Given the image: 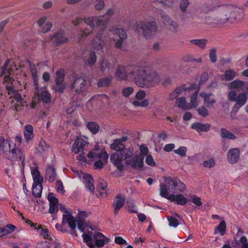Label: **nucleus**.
Segmentation results:
<instances>
[{"mask_svg":"<svg viewBox=\"0 0 248 248\" xmlns=\"http://www.w3.org/2000/svg\"><path fill=\"white\" fill-rule=\"evenodd\" d=\"M115 76L119 79L133 81L138 87L151 88L156 86L160 82L157 72L141 64L118 65L115 70Z\"/></svg>","mask_w":248,"mask_h":248,"instance_id":"nucleus-1","label":"nucleus"},{"mask_svg":"<svg viewBox=\"0 0 248 248\" xmlns=\"http://www.w3.org/2000/svg\"><path fill=\"white\" fill-rule=\"evenodd\" d=\"M21 71L20 67H17L15 63L11 60H7L3 66L1 68L0 77L3 79L4 83L7 90L8 93L10 98L14 99L18 103V105L23 106L24 101L23 98L18 91L13 88V86L17 84H23L24 88H27V83L26 80L22 81L18 78H16V80L13 78L14 75H18Z\"/></svg>","mask_w":248,"mask_h":248,"instance_id":"nucleus-2","label":"nucleus"},{"mask_svg":"<svg viewBox=\"0 0 248 248\" xmlns=\"http://www.w3.org/2000/svg\"><path fill=\"white\" fill-rule=\"evenodd\" d=\"M242 9L233 6L221 8L216 17V23L219 25L226 23L235 24L241 21L244 18Z\"/></svg>","mask_w":248,"mask_h":248,"instance_id":"nucleus-3","label":"nucleus"},{"mask_svg":"<svg viewBox=\"0 0 248 248\" xmlns=\"http://www.w3.org/2000/svg\"><path fill=\"white\" fill-rule=\"evenodd\" d=\"M111 149L116 151V152H122L124 155V159L127 165L132 168H141L143 166V158L139 155L134 156V149L132 148H125V145L121 142L118 139L114 140L110 145Z\"/></svg>","mask_w":248,"mask_h":248,"instance_id":"nucleus-4","label":"nucleus"},{"mask_svg":"<svg viewBox=\"0 0 248 248\" xmlns=\"http://www.w3.org/2000/svg\"><path fill=\"white\" fill-rule=\"evenodd\" d=\"M60 209L63 212V214L62 215V225L56 224L55 225V228L57 230L64 232L65 230L63 229V226L65 224H68L72 231H74L76 229L77 225L78 229L81 232L84 231L85 227H86V224L84 221L80 220H76L70 212L65 210L63 208H61Z\"/></svg>","mask_w":248,"mask_h":248,"instance_id":"nucleus-5","label":"nucleus"},{"mask_svg":"<svg viewBox=\"0 0 248 248\" xmlns=\"http://www.w3.org/2000/svg\"><path fill=\"white\" fill-rule=\"evenodd\" d=\"M83 241L90 248H101L108 242V239L101 233L88 230L82 234Z\"/></svg>","mask_w":248,"mask_h":248,"instance_id":"nucleus-6","label":"nucleus"},{"mask_svg":"<svg viewBox=\"0 0 248 248\" xmlns=\"http://www.w3.org/2000/svg\"><path fill=\"white\" fill-rule=\"evenodd\" d=\"M69 81L71 92L75 94L85 95L86 94L89 85L84 78L73 75L69 77Z\"/></svg>","mask_w":248,"mask_h":248,"instance_id":"nucleus-7","label":"nucleus"},{"mask_svg":"<svg viewBox=\"0 0 248 248\" xmlns=\"http://www.w3.org/2000/svg\"><path fill=\"white\" fill-rule=\"evenodd\" d=\"M87 157L96 161L94 164L95 169H101L107 163L108 155L105 150H100L98 146L96 145L88 154Z\"/></svg>","mask_w":248,"mask_h":248,"instance_id":"nucleus-8","label":"nucleus"},{"mask_svg":"<svg viewBox=\"0 0 248 248\" xmlns=\"http://www.w3.org/2000/svg\"><path fill=\"white\" fill-rule=\"evenodd\" d=\"M135 31L139 32L142 30L144 37L150 38L157 31V26L155 21L146 22L143 21H138L134 25Z\"/></svg>","mask_w":248,"mask_h":248,"instance_id":"nucleus-9","label":"nucleus"},{"mask_svg":"<svg viewBox=\"0 0 248 248\" xmlns=\"http://www.w3.org/2000/svg\"><path fill=\"white\" fill-rule=\"evenodd\" d=\"M109 31L114 35L113 38H110L113 41H115V47L122 49V45L124 41L127 38V34L123 28H117L113 26L109 29Z\"/></svg>","mask_w":248,"mask_h":248,"instance_id":"nucleus-10","label":"nucleus"},{"mask_svg":"<svg viewBox=\"0 0 248 248\" xmlns=\"http://www.w3.org/2000/svg\"><path fill=\"white\" fill-rule=\"evenodd\" d=\"M104 16H91L84 17L83 21L89 26L92 30L97 27H102L100 30H104L106 28L108 23V20L104 19Z\"/></svg>","mask_w":248,"mask_h":248,"instance_id":"nucleus-11","label":"nucleus"},{"mask_svg":"<svg viewBox=\"0 0 248 248\" xmlns=\"http://www.w3.org/2000/svg\"><path fill=\"white\" fill-rule=\"evenodd\" d=\"M248 93H241L237 94V93L234 90L229 91L228 93V99L229 101L235 102V104L234 108L238 105L239 108L243 106L247 101L248 99Z\"/></svg>","mask_w":248,"mask_h":248,"instance_id":"nucleus-12","label":"nucleus"},{"mask_svg":"<svg viewBox=\"0 0 248 248\" xmlns=\"http://www.w3.org/2000/svg\"><path fill=\"white\" fill-rule=\"evenodd\" d=\"M174 178L170 177L165 178L164 184L160 185V195L161 197L168 199L170 193L172 194Z\"/></svg>","mask_w":248,"mask_h":248,"instance_id":"nucleus-13","label":"nucleus"},{"mask_svg":"<svg viewBox=\"0 0 248 248\" xmlns=\"http://www.w3.org/2000/svg\"><path fill=\"white\" fill-rule=\"evenodd\" d=\"M6 158L10 160H21L22 162L24 159V155L22 151L17 148L15 143L11 144V147L8 153L6 154Z\"/></svg>","mask_w":248,"mask_h":248,"instance_id":"nucleus-14","label":"nucleus"},{"mask_svg":"<svg viewBox=\"0 0 248 248\" xmlns=\"http://www.w3.org/2000/svg\"><path fill=\"white\" fill-rule=\"evenodd\" d=\"M195 85H192L187 87L186 85H182L177 87L175 90L171 92L169 95L170 100L176 99L180 95H186L191 93L192 90L195 88Z\"/></svg>","mask_w":248,"mask_h":248,"instance_id":"nucleus-15","label":"nucleus"},{"mask_svg":"<svg viewBox=\"0 0 248 248\" xmlns=\"http://www.w3.org/2000/svg\"><path fill=\"white\" fill-rule=\"evenodd\" d=\"M103 30H99L95 37L92 41L93 48L97 51H102L105 46V43L103 38Z\"/></svg>","mask_w":248,"mask_h":248,"instance_id":"nucleus-16","label":"nucleus"},{"mask_svg":"<svg viewBox=\"0 0 248 248\" xmlns=\"http://www.w3.org/2000/svg\"><path fill=\"white\" fill-rule=\"evenodd\" d=\"M229 89L238 90L248 93V82L241 80H234L228 85Z\"/></svg>","mask_w":248,"mask_h":248,"instance_id":"nucleus-17","label":"nucleus"},{"mask_svg":"<svg viewBox=\"0 0 248 248\" xmlns=\"http://www.w3.org/2000/svg\"><path fill=\"white\" fill-rule=\"evenodd\" d=\"M124 159V155L122 152H118L113 154L110 156V161L119 170L124 169L122 161Z\"/></svg>","mask_w":248,"mask_h":248,"instance_id":"nucleus-18","label":"nucleus"},{"mask_svg":"<svg viewBox=\"0 0 248 248\" xmlns=\"http://www.w3.org/2000/svg\"><path fill=\"white\" fill-rule=\"evenodd\" d=\"M161 21L163 24L173 32H176L178 28V24L173 21L168 16L165 14H161Z\"/></svg>","mask_w":248,"mask_h":248,"instance_id":"nucleus-19","label":"nucleus"},{"mask_svg":"<svg viewBox=\"0 0 248 248\" xmlns=\"http://www.w3.org/2000/svg\"><path fill=\"white\" fill-rule=\"evenodd\" d=\"M50 40L55 46H59L62 44L65 43L68 40V38L65 37L64 31H60L55 33L51 37Z\"/></svg>","mask_w":248,"mask_h":248,"instance_id":"nucleus-20","label":"nucleus"},{"mask_svg":"<svg viewBox=\"0 0 248 248\" xmlns=\"http://www.w3.org/2000/svg\"><path fill=\"white\" fill-rule=\"evenodd\" d=\"M49 202V213L51 214L56 213L59 210V202L57 198L53 196L52 193H49L48 196Z\"/></svg>","mask_w":248,"mask_h":248,"instance_id":"nucleus-21","label":"nucleus"},{"mask_svg":"<svg viewBox=\"0 0 248 248\" xmlns=\"http://www.w3.org/2000/svg\"><path fill=\"white\" fill-rule=\"evenodd\" d=\"M35 93L38 96L39 99L42 100L45 103H48L51 100V96L50 93L46 91L45 88H39L38 86V91H37L36 89Z\"/></svg>","mask_w":248,"mask_h":248,"instance_id":"nucleus-22","label":"nucleus"},{"mask_svg":"<svg viewBox=\"0 0 248 248\" xmlns=\"http://www.w3.org/2000/svg\"><path fill=\"white\" fill-rule=\"evenodd\" d=\"M240 158V151L238 148L230 149L228 153L227 160L231 164L236 163Z\"/></svg>","mask_w":248,"mask_h":248,"instance_id":"nucleus-23","label":"nucleus"},{"mask_svg":"<svg viewBox=\"0 0 248 248\" xmlns=\"http://www.w3.org/2000/svg\"><path fill=\"white\" fill-rule=\"evenodd\" d=\"M76 172L83 175L84 179V183L86 188L93 194L94 190V187L93 186V180L92 176L89 174H84L81 171L77 170Z\"/></svg>","mask_w":248,"mask_h":248,"instance_id":"nucleus-24","label":"nucleus"},{"mask_svg":"<svg viewBox=\"0 0 248 248\" xmlns=\"http://www.w3.org/2000/svg\"><path fill=\"white\" fill-rule=\"evenodd\" d=\"M86 142L81 138H78L76 139L72 148V152L75 154L83 152Z\"/></svg>","mask_w":248,"mask_h":248,"instance_id":"nucleus-25","label":"nucleus"},{"mask_svg":"<svg viewBox=\"0 0 248 248\" xmlns=\"http://www.w3.org/2000/svg\"><path fill=\"white\" fill-rule=\"evenodd\" d=\"M13 143V142H11L9 140H5L3 138H0V154L5 158L6 154L9 152L11 144Z\"/></svg>","mask_w":248,"mask_h":248,"instance_id":"nucleus-26","label":"nucleus"},{"mask_svg":"<svg viewBox=\"0 0 248 248\" xmlns=\"http://www.w3.org/2000/svg\"><path fill=\"white\" fill-rule=\"evenodd\" d=\"M125 203V198L121 195H118L114 199L113 206L114 207V213L117 215L120 209L124 206Z\"/></svg>","mask_w":248,"mask_h":248,"instance_id":"nucleus-27","label":"nucleus"},{"mask_svg":"<svg viewBox=\"0 0 248 248\" xmlns=\"http://www.w3.org/2000/svg\"><path fill=\"white\" fill-rule=\"evenodd\" d=\"M47 17L43 16L41 17L37 21V23L40 28H41L42 31L44 32L48 31L52 27L51 22L47 21Z\"/></svg>","mask_w":248,"mask_h":248,"instance_id":"nucleus-28","label":"nucleus"},{"mask_svg":"<svg viewBox=\"0 0 248 248\" xmlns=\"http://www.w3.org/2000/svg\"><path fill=\"white\" fill-rule=\"evenodd\" d=\"M200 96L203 99L204 103L207 107L213 106L216 102L213 93H207L202 92L200 93Z\"/></svg>","mask_w":248,"mask_h":248,"instance_id":"nucleus-29","label":"nucleus"},{"mask_svg":"<svg viewBox=\"0 0 248 248\" xmlns=\"http://www.w3.org/2000/svg\"><path fill=\"white\" fill-rule=\"evenodd\" d=\"M84 63L88 66H93L96 62V56L95 51L91 50L83 57Z\"/></svg>","mask_w":248,"mask_h":248,"instance_id":"nucleus-30","label":"nucleus"},{"mask_svg":"<svg viewBox=\"0 0 248 248\" xmlns=\"http://www.w3.org/2000/svg\"><path fill=\"white\" fill-rule=\"evenodd\" d=\"M173 188L172 194H178L185 191L186 186L180 179L174 178Z\"/></svg>","mask_w":248,"mask_h":248,"instance_id":"nucleus-31","label":"nucleus"},{"mask_svg":"<svg viewBox=\"0 0 248 248\" xmlns=\"http://www.w3.org/2000/svg\"><path fill=\"white\" fill-rule=\"evenodd\" d=\"M168 200L170 202H176L179 205H185L187 202L186 199L182 194H170Z\"/></svg>","mask_w":248,"mask_h":248,"instance_id":"nucleus-32","label":"nucleus"},{"mask_svg":"<svg viewBox=\"0 0 248 248\" xmlns=\"http://www.w3.org/2000/svg\"><path fill=\"white\" fill-rule=\"evenodd\" d=\"M97 190L99 192V197H106L108 191L107 184L106 182L101 180L97 185Z\"/></svg>","mask_w":248,"mask_h":248,"instance_id":"nucleus-33","label":"nucleus"},{"mask_svg":"<svg viewBox=\"0 0 248 248\" xmlns=\"http://www.w3.org/2000/svg\"><path fill=\"white\" fill-rule=\"evenodd\" d=\"M24 136L26 142H29L34 138L33 128L31 124L26 125L24 127Z\"/></svg>","mask_w":248,"mask_h":248,"instance_id":"nucleus-34","label":"nucleus"},{"mask_svg":"<svg viewBox=\"0 0 248 248\" xmlns=\"http://www.w3.org/2000/svg\"><path fill=\"white\" fill-rule=\"evenodd\" d=\"M57 177L55 169L51 165L47 167L46 171V178L49 182L54 181Z\"/></svg>","mask_w":248,"mask_h":248,"instance_id":"nucleus-35","label":"nucleus"},{"mask_svg":"<svg viewBox=\"0 0 248 248\" xmlns=\"http://www.w3.org/2000/svg\"><path fill=\"white\" fill-rule=\"evenodd\" d=\"M30 68L33 80L34 87L37 91H38V77L37 75V71L35 64L30 62Z\"/></svg>","mask_w":248,"mask_h":248,"instance_id":"nucleus-36","label":"nucleus"},{"mask_svg":"<svg viewBox=\"0 0 248 248\" xmlns=\"http://www.w3.org/2000/svg\"><path fill=\"white\" fill-rule=\"evenodd\" d=\"M210 125L208 124L194 123L191 125V128L198 132H207L209 130Z\"/></svg>","mask_w":248,"mask_h":248,"instance_id":"nucleus-37","label":"nucleus"},{"mask_svg":"<svg viewBox=\"0 0 248 248\" xmlns=\"http://www.w3.org/2000/svg\"><path fill=\"white\" fill-rule=\"evenodd\" d=\"M31 175L33 178L34 183H43V178L41 175L38 168L35 167L31 170Z\"/></svg>","mask_w":248,"mask_h":248,"instance_id":"nucleus-38","label":"nucleus"},{"mask_svg":"<svg viewBox=\"0 0 248 248\" xmlns=\"http://www.w3.org/2000/svg\"><path fill=\"white\" fill-rule=\"evenodd\" d=\"M86 126L88 129L93 135L96 134L100 130V126L94 122L87 123Z\"/></svg>","mask_w":248,"mask_h":248,"instance_id":"nucleus-39","label":"nucleus"},{"mask_svg":"<svg viewBox=\"0 0 248 248\" xmlns=\"http://www.w3.org/2000/svg\"><path fill=\"white\" fill-rule=\"evenodd\" d=\"M42 183H33L32 189L33 195L36 197H40L42 192Z\"/></svg>","mask_w":248,"mask_h":248,"instance_id":"nucleus-40","label":"nucleus"},{"mask_svg":"<svg viewBox=\"0 0 248 248\" xmlns=\"http://www.w3.org/2000/svg\"><path fill=\"white\" fill-rule=\"evenodd\" d=\"M199 91H195L191 96L190 98L189 107L190 108H196L199 104V101L198 100V95Z\"/></svg>","mask_w":248,"mask_h":248,"instance_id":"nucleus-41","label":"nucleus"},{"mask_svg":"<svg viewBox=\"0 0 248 248\" xmlns=\"http://www.w3.org/2000/svg\"><path fill=\"white\" fill-rule=\"evenodd\" d=\"M190 42L191 44L198 46L200 48L204 49L207 43V40L205 39H193L190 40Z\"/></svg>","mask_w":248,"mask_h":248,"instance_id":"nucleus-42","label":"nucleus"},{"mask_svg":"<svg viewBox=\"0 0 248 248\" xmlns=\"http://www.w3.org/2000/svg\"><path fill=\"white\" fill-rule=\"evenodd\" d=\"M111 67L110 63L108 62V60L106 59H102L100 62V67L101 70L103 72H108Z\"/></svg>","mask_w":248,"mask_h":248,"instance_id":"nucleus-43","label":"nucleus"},{"mask_svg":"<svg viewBox=\"0 0 248 248\" xmlns=\"http://www.w3.org/2000/svg\"><path fill=\"white\" fill-rule=\"evenodd\" d=\"M176 104L178 107L184 109H189L190 107L188 104L186 103L185 97H180L177 99Z\"/></svg>","mask_w":248,"mask_h":248,"instance_id":"nucleus-44","label":"nucleus"},{"mask_svg":"<svg viewBox=\"0 0 248 248\" xmlns=\"http://www.w3.org/2000/svg\"><path fill=\"white\" fill-rule=\"evenodd\" d=\"M92 32L93 31L92 30L87 28L81 30L78 35V41L80 42L83 39L85 38L88 35L91 34Z\"/></svg>","mask_w":248,"mask_h":248,"instance_id":"nucleus-45","label":"nucleus"},{"mask_svg":"<svg viewBox=\"0 0 248 248\" xmlns=\"http://www.w3.org/2000/svg\"><path fill=\"white\" fill-rule=\"evenodd\" d=\"M111 82L110 78L106 77L100 78L97 82L98 87H106L109 86Z\"/></svg>","mask_w":248,"mask_h":248,"instance_id":"nucleus-46","label":"nucleus"},{"mask_svg":"<svg viewBox=\"0 0 248 248\" xmlns=\"http://www.w3.org/2000/svg\"><path fill=\"white\" fill-rule=\"evenodd\" d=\"M221 136L223 138H226L229 140H234L236 139V136L234 134L224 128L221 129Z\"/></svg>","mask_w":248,"mask_h":248,"instance_id":"nucleus-47","label":"nucleus"},{"mask_svg":"<svg viewBox=\"0 0 248 248\" xmlns=\"http://www.w3.org/2000/svg\"><path fill=\"white\" fill-rule=\"evenodd\" d=\"M236 76V72L232 70H227L224 73V77L227 81L232 80L235 78Z\"/></svg>","mask_w":248,"mask_h":248,"instance_id":"nucleus-48","label":"nucleus"},{"mask_svg":"<svg viewBox=\"0 0 248 248\" xmlns=\"http://www.w3.org/2000/svg\"><path fill=\"white\" fill-rule=\"evenodd\" d=\"M226 225L225 222L224 221H222L220 222L219 225L217 227L216 229L215 230V233L216 234L217 233V230H218L221 235H223L225 233Z\"/></svg>","mask_w":248,"mask_h":248,"instance_id":"nucleus-49","label":"nucleus"},{"mask_svg":"<svg viewBox=\"0 0 248 248\" xmlns=\"http://www.w3.org/2000/svg\"><path fill=\"white\" fill-rule=\"evenodd\" d=\"M187 150V148L186 147L180 146L178 149L174 150L173 152L175 154L178 155L182 157H185L186 156Z\"/></svg>","mask_w":248,"mask_h":248,"instance_id":"nucleus-50","label":"nucleus"},{"mask_svg":"<svg viewBox=\"0 0 248 248\" xmlns=\"http://www.w3.org/2000/svg\"><path fill=\"white\" fill-rule=\"evenodd\" d=\"M209 56L212 62L215 63L217 62V49L215 48H212L209 50Z\"/></svg>","mask_w":248,"mask_h":248,"instance_id":"nucleus-51","label":"nucleus"},{"mask_svg":"<svg viewBox=\"0 0 248 248\" xmlns=\"http://www.w3.org/2000/svg\"><path fill=\"white\" fill-rule=\"evenodd\" d=\"M168 220L169 221V225L170 227H172L173 228H176L179 225V222L178 220L175 218L174 217H167Z\"/></svg>","mask_w":248,"mask_h":248,"instance_id":"nucleus-52","label":"nucleus"},{"mask_svg":"<svg viewBox=\"0 0 248 248\" xmlns=\"http://www.w3.org/2000/svg\"><path fill=\"white\" fill-rule=\"evenodd\" d=\"M197 110L198 114L203 117H206L209 115L207 108L204 106L199 108Z\"/></svg>","mask_w":248,"mask_h":248,"instance_id":"nucleus-53","label":"nucleus"},{"mask_svg":"<svg viewBox=\"0 0 248 248\" xmlns=\"http://www.w3.org/2000/svg\"><path fill=\"white\" fill-rule=\"evenodd\" d=\"M64 79L63 71L62 70H59L56 72V78L55 79L56 83L63 82Z\"/></svg>","mask_w":248,"mask_h":248,"instance_id":"nucleus-54","label":"nucleus"},{"mask_svg":"<svg viewBox=\"0 0 248 248\" xmlns=\"http://www.w3.org/2000/svg\"><path fill=\"white\" fill-rule=\"evenodd\" d=\"M152 2H159L167 6H171L174 2L173 0H151Z\"/></svg>","mask_w":248,"mask_h":248,"instance_id":"nucleus-55","label":"nucleus"},{"mask_svg":"<svg viewBox=\"0 0 248 248\" xmlns=\"http://www.w3.org/2000/svg\"><path fill=\"white\" fill-rule=\"evenodd\" d=\"M134 92V89L131 87L124 88L122 90V94L124 97H128Z\"/></svg>","mask_w":248,"mask_h":248,"instance_id":"nucleus-56","label":"nucleus"},{"mask_svg":"<svg viewBox=\"0 0 248 248\" xmlns=\"http://www.w3.org/2000/svg\"><path fill=\"white\" fill-rule=\"evenodd\" d=\"M105 6L104 1H95L94 7L97 11L102 10Z\"/></svg>","mask_w":248,"mask_h":248,"instance_id":"nucleus-57","label":"nucleus"},{"mask_svg":"<svg viewBox=\"0 0 248 248\" xmlns=\"http://www.w3.org/2000/svg\"><path fill=\"white\" fill-rule=\"evenodd\" d=\"M115 10L113 9L109 8L106 11L105 14L102 16H104V18L106 17L105 19V20H108V22L109 20L110 17H111L114 14Z\"/></svg>","mask_w":248,"mask_h":248,"instance_id":"nucleus-58","label":"nucleus"},{"mask_svg":"<svg viewBox=\"0 0 248 248\" xmlns=\"http://www.w3.org/2000/svg\"><path fill=\"white\" fill-rule=\"evenodd\" d=\"M215 165V161L213 159H210L205 160L203 163V167L207 168H211L213 167Z\"/></svg>","mask_w":248,"mask_h":248,"instance_id":"nucleus-59","label":"nucleus"},{"mask_svg":"<svg viewBox=\"0 0 248 248\" xmlns=\"http://www.w3.org/2000/svg\"><path fill=\"white\" fill-rule=\"evenodd\" d=\"M241 248H248V242L246 236H242L239 240Z\"/></svg>","mask_w":248,"mask_h":248,"instance_id":"nucleus-60","label":"nucleus"},{"mask_svg":"<svg viewBox=\"0 0 248 248\" xmlns=\"http://www.w3.org/2000/svg\"><path fill=\"white\" fill-rule=\"evenodd\" d=\"M48 147L46 142L44 140H41L40 142L39 146L38 147V151L40 153L44 152L47 150Z\"/></svg>","mask_w":248,"mask_h":248,"instance_id":"nucleus-61","label":"nucleus"},{"mask_svg":"<svg viewBox=\"0 0 248 248\" xmlns=\"http://www.w3.org/2000/svg\"><path fill=\"white\" fill-rule=\"evenodd\" d=\"M56 86L55 87V90L57 92H59L60 93H62L63 92L64 90L66 87L65 83L63 82L61 83H56Z\"/></svg>","mask_w":248,"mask_h":248,"instance_id":"nucleus-62","label":"nucleus"},{"mask_svg":"<svg viewBox=\"0 0 248 248\" xmlns=\"http://www.w3.org/2000/svg\"><path fill=\"white\" fill-rule=\"evenodd\" d=\"M189 5L188 0H182L180 4V8L183 12L186 11V8Z\"/></svg>","mask_w":248,"mask_h":248,"instance_id":"nucleus-63","label":"nucleus"},{"mask_svg":"<svg viewBox=\"0 0 248 248\" xmlns=\"http://www.w3.org/2000/svg\"><path fill=\"white\" fill-rule=\"evenodd\" d=\"M146 96L145 92L143 90H140L136 94L135 98L139 100H142Z\"/></svg>","mask_w":248,"mask_h":248,"instance_id":"nucleus-64","label":"nucleus"}]
</instances>
